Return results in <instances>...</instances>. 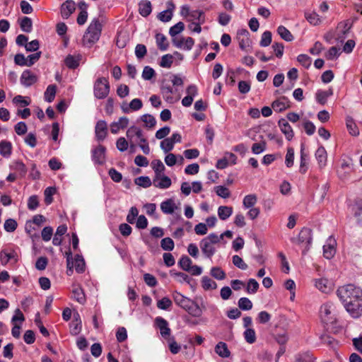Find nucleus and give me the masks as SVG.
<instances>
[{"label": "nucleus", "instance_id": "cd10ccee", "mask_svg": "<svg viewBox=\"0 0 362 362\" xmlns=\"http://www.w3.org/2000/svg\"><path fill=\"white\" fill-rule=\"evenodd\" d=\"M139 13L144 16L147 17L152 11L151 3L149 1H141L139 4Z\"/></svg>", "mask_w": 362, "mask_h": 362}, {"label": "nucleus", "instance_id": "f03ea898", "mask_svg": "<svg viewBox=\"0 0 362 362\" xmlns=\"http://www.w3.org/2000/svg\"><path fill=\"white\" fill-rule=\"evenodd\" d=\"M126 136L129 141V148L132 151L135 150L137 144L144 154H149L150 147L148 140L140 127L135 125L131 126L127 129Z\"/></svg>", "mask_w": 362, "mask_h": 362}, {"label": "nucleus", "instance_id": "c03bdc74", "mask_svg": "<svg viewBox=\"0 0 362 362\" xmlns=\"http://www.w3.org/2000/svg\"><path fill=\"white\" fill-rule=\"evenodd\" d=\"M20 27L26 33L31 32L33 27L32 20L28 17H23L20 21Z\"/></svg>", "mask_w": 362, "mask_h": 362}, {"label": "nucleus", "instance_id": "bf43d9fd", "mask_svg": "<svg viewBox=\"0 0 362 362\" xmlns=\"http://www.w3.org/2000/svg\"><path fill=\"white\" fill-rule=\"evenodd\" d=\"M17 222L13 218H8L6 220L4 226L5 230L8 233H12L15 231L16 229L17 228Z\"/></svg>", "mask_w": 362, "mask_h": 362}, {"label": "nucleus", "instance_id": "dca6fc26", "mask_svg": "<svg viewBox=\"0 0 362 362\" xmlns=\"http://www.w3.org/2000/svg\"><path fill=\"white\" fill-rule=\"evenodd\" d=\"M291 107L290 100L286 97H281L274 101L272 104V107L275 112H281Z\"/></svg>", "mask_w": 362, "mask_h": 362}, {"label": "nucleus", "instance_id": "6ab92c4d", "mask_svg": "<svg viewBox=\"0 0 362 362\" xmlns=\"http://www.w3.org/2000/svg\"><path fill=\"white\" fill-rule=\"evenodd\" d=\"M316 288L323 293H329L333 289V284L326 278L315 280Z\"/></svg>", "mask_w": 362, "mask_h": 362}, {"label": "nucleus", "instance_id": "2f4dec72", "mask_svg": "<svg viewBox=\"0 0 362 362\" xmlns=\"http://www.w3.org/2000/svg\"><path fill=\"white\" fill-rule=\"evenodd\" d=\"M71 267H75L78 273H82L85 270V262L82 256L76 255L74 260L71 262Z\"/></svg>", "mask_w": 362, "mask_h": 362}, {"label": "nucleus", "instance_id": "de8ad7c7", "mask_svg": "<svg viewBox=\"0 0 362 362\" xmlns=\"http://www.w3.org/2000/svg\"><path fill=\"white\" fill-rule=\"evenodd\" d=\"M210 273L214 278L218 280H223L226 276L225 272L219 267H212Z\"/></svg>", "mask_w": 362, "mask_h": 362}, {"label": "nucleus", "instance_id": "e2e57ef3", "mask_svg": "<svg viewBox=\"0 0 362 362\" xmlns=\"http://www.w3.org/2000/svg\"><path fill=\"white\" fill-rule=\"evenodd\" d=\"M296 362H314L315 358L313 355L308 352L300 354L296 356Z\"/></svg>", "mask_w": 362, "mask_h": 362}, {"label": "nucleus", "instance_id": "774afa93", "mask_svg": "<svg viewBox=\"0 0 362 362\" xmlns=\"http://www.w3.org/2000/svg\"><path fill=\"white\" fill-rule=\"evenodd\" d=\"M147 53L146 47L144 45L138 44L135 47V54L139 59H143Z\"/></svg>", "mask_w": 362, "mask_h": 362}, {"label": "nucleus", "instance_id": "393cba45", "mask_svg": "<svg viewBox=\"0 0 362 362\" xmlns=\"http://www.w3.org/2000/svg\"><path fill=\"white\" fill-rule=\"evenodd\" d=\"M11 168L15 171V173L18 175L19 178L24 177L27 174L28 169L22 161H14L13 165L11 166Z\"/></svg>", "mask_w": 362, "mask_h": 362}, {"label": "nucleus", "instance_id": "aec40b11", "mask_svg": "<svg viewBox=\"0 0 362 362\" xmlns=\"http://www.w3.org/2000/svg\"><path fill=\"white\" fill-rule=\"evenodd\" d=\"M76 4L72 0L66 1L61 8V13L63 18H68L75 11Z\"/></svg>", "mask_w": 362, "mask_h": 362}, {"label": "nucleus", "instance_id": "72a5a7b5", "mask_svg": "<svg viewBox=\"0 0 362 362\" xmlns=\"http://www.w3.org/2000/svg\"><path fill=\"white\" fill-rule=\"evenodd\" d=\"M233 214V207L228 206H221L218 209V216L221 220H226Z\"/></svg>", "mask_w": 362, "mask_h": 362}, {"label": "nucleus", "instance_id": "2eb2a0df", "mask_svg": "<svg viewBox=\"0 0 362 362\" xmlns=\"http://www.w3.org/2000/svg\"><path fill=\"white\" fill-rule=\"evenodd\" d=\"M173 42L176 47L183 49L185 50L192 49L194 45V40L191 37L173 40Z\"/></svg>", "mask_w": 362, "mask_h": 362}, {"label": "nucleus", "instance_id": "13d9d810", "mask_svg": "<svg viewBox=\"0 0 362 362\" xmlns=\"http://www.w3.org/2000/svg\"><path fill=\"white\" fill-rule=\"evenodd\" d=\"M215 192L218 196L224 199L228 198L230 196V190L224 186L219 185L216 187Z\"/></svg>", "mask_w": 362, "mask_h": 362}, {"label": "nucleus", "instance_id": "c756f323", "mask_svg": "<svg viewBox=\"0 0 362 362\" xmlns=\"http://www.w3.org/2000/svg\"><path fill=\"white\" fill-rule=\"evenodd\" d=\"M315 157L320 167H323L326 165L327 154L325 148L323 146H320L317 149L315 152Z\"/></svg>", "mask_w": 362, "mask_h": 362}, {"label": "nucleus", "instance_id": "39448f33", "mask_svg": "<svg viewBox=\"0 0 362 362\" xmlns=\"http://www.w3.org/2000/svg\"><path fill=\"white\" fill-rule=\"evenodd\" d=\"M220 242V238L216 233H211L200 242V247L203 254L208 258L211 257L216 252L215 245Z\"/></svg>", "mask_w": 362, "mask_h": 362}, {"label": "nucleus", "instance_id": "7c9ffc66", "mask_svg": "<svg viewBox=\"0 0 362 362\" xmlns=\"http://www.w3.org/2000/svg\"><path fill=\"white\" fill-rule=\"evenodd\" d=\"M332 94L333 90L332 88L327 90H320L316 93V100L320 104L325 105L327 103V98L332 95Z\"/></svg>", "mask_w": 362, "mask_h": 362}, {"label": "nucleus", "instance_id": "3c124183", "mask_svg": "<svg viewBox=\"0 0 362 362\" xmlns=\"http://www.w3.org/2000/svg\"><path fill=\"white\" fill-rule=\"evenodd\" d=\"M173 305L168 297H163L157 302V307L160 310H168Z\"/></svg>", "mask_w": 362, "mask_h": 362}, {"label": "nucleus", "instance_id": "a18cd8bd", "mask_svg": "<svg viewBox=\"0 0 362 362\" xmlns=\"http://www.w3.org/2000/svg\"><path fill=\"white\" fill-rule=\"evenodd\" d=\"M305 17L313 25H317L320 23L319 15L315 12H305Z\"/></svg>", "mask_w": 362, "mask_h": 362}, {"label": "nucleus", "instance_id": "49530a36", "mask_svg": "<svg viewBox=\"0 0 362 362\" xmlns=\"http://www.w3.org/2000/svg\"><path fill=\"white\" fill-rule=\"evenodd\" d=\"M173 63V55L167 54L161 57L160 66L163 68H170Z\"/></svg>", "mask_w": 362, "mask_h": 362}, {"label": "nucleus", "instance_id": "1a4fd4ad", "mask_svg": "<svg viewBox=\"0 0 362 362\" xmlns=\"http://www.w3.org/2000/svg\"><path fill=\"white\" fill-rule=\"evenodd\" d=\"M312 241V231L310 228H303L300 231L298 237L295 238L293 242L298 244L303 245L305 247H307Z\"/></svg>", "mask_w": 362, "mask_h": 362}, {"label": "nucleus", "instance_id": "ddd939ff", "mask_svg": "<svg viewBox=\"0 0 362 362\" xmlns=\"http://www.w3.org/2000/svg\"><path fill=\"white\" fill-rule=\"evenodd\" d=\"M167 9L160 12L157 18L162 22L166 23L170 21L173 18V13L175 8V6L172 0L167 2Z\"/></svg>", "mask_w": 362, "mask_h": 362}, {"label": "nucleus", "instance_id": "f8f14e48", "mask_svg": "<svg viewBox=\"0 0 362 362\" xmlns=\"http://www.w3.org/2000/svg\"><path fill=\"white\" fill-rule=\"evenodd\" d=\"M153 185L156 188L168 189L171 186L172 182L169 177L162 174L153 177Z\"/></svg>", "mask_w": 362, "mask_h": 362}, {"label": "nucleus", "instance_id": "e433bc0d", "mask_svg": "<svg viewBox=\"0 0 362 362\" xmlns=\"http://www.w3.org/2000/svg\"><path fill=\"white\" fill-rule=\"evenodd\" d=\"M151 165L152 169L154 171V173H155L154 176L164 174L165 168L160 160H158V159L153 160L151 162Z\"/></svg>", "mask_w": 362, "mask_h": 362}, {"label": "nucleus", "instance_id": "6e6d98bb", "mask_svg": "<svg viewBox=\"0 0 362 362\" xmlns=\"http://www.w3.org/2000/svg\"><path fill=\"white\" fill-rule=\"evenodd\" d=\"M174 145L175 144H173V141H172L169 139V137L164 139L160 142V148L165 153H168V152H170V151H172L174 148Z\"/></svg>", "mask_w": 362, "mask_h": 362}, {"label": "nucleus", "instance_id": "5701e85b", "mask_svg": "<svg viewBox=\"0 0 362 362\" xmlns=\"http://www.w3.org/2000/svg\"><path fill=\"white\" fill-rule=\"evenodd\" d=\"M156 323L160 329L161 336L165 339L169 337L171 331L168 327V322L165 319L158 317L156 319Z\"/></svg>", "mask_w": 362, "mask_h": 362}, {"label": "nucleus", "instance_id": "338daca9", "mask_svg": "<svg viewBox=\"0 0 362 362\" xmlns=\"http://www.w3.org/2000/svg\"><path fill=\"white\" fill-rule=\"evenodd\" d=\"M272 42V33L270 31H265L262 35L260 45L262 47H267Z\"/></svg>", "mask_w": 362, "mask_h": 362}, {"label": "nucleus", "instance_id": "f257e3e1", "mask_svg": "<svg viewBox=\"0 0 362 362\" xmlns=\"http://www.w3.org/2000/svg\"><path fill=\"white\" fill-rule=\"evenodd\" d=\"M337 293L346 311L353 317L356 318L362 315V288L349 284L339 287Z\"/></svg>", "mask_w": 362, "mask_h": 362}, {"label": "nucleus", "instance_id": "423d86ee", "mask_svg": "<svg viewBox=\"0 0 362 362\" xmlns=\"http://www.w3.org/2000/svg\"><path fill=\"white\" fill-rule=\"evenodd\" d=\"M110 91L109 81L105 77H99L96 79L93 86L94 96L98 99L106 98Z\"/></svg>", "mask_w": 362, "mask_h": 362}, {"label": "nucleus", "instance_id": "37998d69", "mask_svg": "<svg viewBox=\"0 0 362 362\" xmlns=\"http://www.w3.org/2000/svg\"><path fill=\"white\" fill-rule=\"evenodd\" d=\"M116 147L119 151L124 152L129 147V141L127 138L119 137L116 141Z\"/></svg>", "mask_w": 362, "mask_h": 362}, {"label": "nucleus", "instance_id": "9d476101", "mask_svg": "<svg viewBox=\"0 0 362 362\" xmlns=\"http://www.w3.org/2000/svg\"><path fill=\"white\" fill-rule=\"evenodd\" d=\"M108 134L107 124L105 120H99L95 127V138L98 141L105 139Z\"/></svg>", "mask_w": 362, "mask_h": 362}, {"label": "nucleus", "instance_id": "052dcab7", "mask_svg": "<svg viewBox=\"0 0 362 362\" xmlns=\"http://www.w3.org/2000/svg\"><path fill=\"white\" fill-rule=\"evenodd\" d=\"M178 264L183 270L187 272L190 269L192 262L187 256H183L180 258Z\"/></svg>", "mask_w": 362, "mask_h": 362}, {"label": "nucleus", "instance_id": "c85d7f7f", "mask_svg": "<svg viewBox=\"0 0 362 362\" xmlns=\"http://www.w3.org/2000/svg\"><path fill=\"white\" fill-rule=\"evenodd\" d=\"M216 353L222 358H228L230 355V352L228 349L227 344L225 342H218L215 347Z\"/></svg>", "mask_w": 362, "mask_h": 362}, {"label": "nucleus", "instance_id": "473e14b6", "mask_svg": "<svg viewBox=\"0 0 362 362\" xmlns=\"http://www.w3.org/2000/svg\"><path fill=\"white\" fill-rule=\"evenodd\" d=\"M12 144L10 141H2L0 142V154L5 157L8 158L11 155Z\"/></svg>", "mask_w": 362, "mask_h": 362}, {"label": "nucleus", "instance_id": "69168bd1", "mask_svg": "<svg viewBox=\"0 0 362 362\" xmlns=\"http://www.w3.org/2000/svg\"><path fill=\"white\" fill-rule=\"evenodd\" d=\"M184 29V23L182 22H178L170 28L169 33L172 37H174L180 33Z\"/></svg>", "mask_w": 362, "mask_h": 362}, {"label": "nucleus", "instance_id": "4d7b16f0", "mask_svg": "<svg viewBox=\"0 0 362 362\" xmlns=\"http://www.w3.org/2000/svg\"><path fill=\"white\" fill-rule=\"evenodd\" d=\"M257 198L255 194H249L244 197L243 205L245 208L253 206L257 202Z\"/></svg>", "mask_w": 362, "mask_h": 362}, {"label": "nucleus", "instance_id": "6e6552de", "mask_svg": "<svg viewBox=\"0 0 362 362\" xmlns=\"http://www.w3.org/2000/svg\"><path fill=\"white\" fill-rule=\"evenodd\" d=\"M320 317L322 320L325 323H332L335 321V315L334 308L329 303L323 304L320 308Z\"/></svg>", "mask_w": 362, "mask_h": 362}, {"label": "nucleus", "instance_id": "603ef678", "mask_svg": "<svg viewBox=\"0 0 362 362\" xmlns=\"http://www.w3.org/2000/svg\"><path fill=\"white\" fill-rule=\"evenodd\" d=\"M244 337L245 341L249 344H253L256 341V334L253 329L247 328L244 332Z\"/></svg>", "mask_w": 362, "mask_h": 362}, {"label": "nucleus", "instance_id": "09e8293b", "mask_svg": "<svg viewBox=\"0 0 362 362\" xmlns=\"http://www.w3.org/2000/svg\"><path fill=\"white\" fill-rule=\"evenodd\" d=\"M135 184L144 188L149 187L153 182L147 176H141L135 179Z\"/></svg>", "mask_w": 362, "mask_h": 362}, {"label": "nucleus", "instance_id": "58836bf2", "mask_svg": "<svg viewBox=\"0 0 362 362\" xmlns=\"http://www.w3.org/2000/svg\"><path fill=\"white\" fill-rule=\"evenodd\" d=\"M156 40L157 46L159 49H160L162 51H165L168 49V42L166 37L164 35H163L161 33H157L156 35Z\"/></svg>", "mask_w": 362, "mask_h": 362}, {"label": "nucleus", "instance_id": "f704fd0d", "mask_svg": "<svg viewBox=\"0 0 362 362\" xmlns=\"http://www.w3.org/2000/svg\"><path fill=\"white\" fill-rule=\"evenodd\" d=\"M346 124L349 133L351 136H357L359 135V129L352 118L347 117L346 120Z\"/></svg>", "mask_w": 362, "mask_h": 362}, {"label": "nucleus", "instance_id": "a211bd4d", "mask_svg": "<svg viewBox=\"0 0 362 362\" xmlns=\"http://www.w3.org/2000/svg\"><path fill=\"white\" fill-rule=\"evenodd\" d=\"M279 127L281 132L288 140H291L294 136L293 131L286 119L281 118L279 120Z\"/></svg>", "mask_w": 362, "mask_h": 362}, {"label": "nucleus", "instance_id": "412c9836", "mask_svg": "<svg viewBox=\"0 0 362 362\" xmlns=\"http://www.w3.org/2000/svg\"><path fill=\"white\" fill-rule=\"evenodd\" d=\"M81 59L82 56L80 54H69L64 59V64L69 69H75L79 66Z\"/></svg>", "mask_w": 362, "mask_h": 362}, {"label": "nucleus", "instance_id": "20e7f679", "mask_svg": "<svg viewBox=\"0 0 362 362\" xmlns=\"http://www.w3.org/2000/svg\"><path fill=\"white\" fill-rule=\"evenodd\" d=\"M173 298L175 303L189 314L194 317H199L202 314V311L198 304L189 298L185 297L180 293L175 291L173 293Z\"/></svg>", "mask_w": 362, "mask_h": 362}, {"label": "nucleus", "instance_id": "0e129e2a", "mask_svg": "<svg viewBox=\"0 0 362 362\" xmlns=\"http://www.w3.org/2000/svg\"><path fill=\"white\" fill-rule=\"evenodd\" d=\"M160 246L164 250L171 251L174 248V242L170 238H165L161 240Z\"/></svg>", "mask_w": 362, "mask_h": 362}, {"label": "nucleus", "instance_id": "4468645a", "mask_svg": "<svg viewBox=\"0 0 362 362\" xmlns=\"http://www.w3.org/2000/svg\"><path fill=\"white\" fill-rule=\"evenodd\" d=\"M129 123V120L127 117H121L116 122H113L110 124V132L112 134H116L120 130L126 129Z\"/></svg>", "mask_w": 362, "mask_h": 362}, {"label": "nucleus", "instance_id": "b1692460", "mask_svg": "<svg viewBox=\"0 0 362 362\" xmlns=\"http://www.w3.org/2000/svg\"><path fill=\"white\" fill-rule=\"evenodd\" d=\"M177 209V207L172 199H168L160 204V209L165 214H172Z\"/></svg>", "mask_w": 362, "mask_h": 362}, {"label": "nucleus", "instance_id": "f3484780", "mask_svg": "<svg viewBox=\"0 0 362 362\" xmlns=\"http://www.w3.org/2000/svg\"><path fill=\"white\" fill-rule=\"evenodd\" d=\"M237 39L240 49L245 50L250 46L251 41L249 37V33L247 30H242L239 31L238 33Z\"/></svg>", "mask_w": 362, "mask_h": 362}, {"label": "nucleus", "instance_id": "c9c22d12", "mask_svg": "<svg viewBox=\"0 0 362 362\" xmlns=\"http://www.w3.org/2000/svg\"><path fill=\"white\" fill-rule=\"evenodd\" d=\"M277 33L285 41L291 42L294 38L291 33L284 25L278 27Z\"/></svg>", "mask_w": 362, "mask_h": 362}, {"label": "nucleus", "instance_id": "79ce46f5", "mask_svg": "<svg viewBox=\"0 0 362 362\" xmlns=\"http://www.w3.org/2000/svg\"><path fill=\"white\" fill-rule=\"evenodd\" d=\"M16 256L14 251L7 252L6 250H2L0 253V260L3 265H6L10 259L16 258Z\"/></svg>", "mask_w": 362, "mask_h": 362}, {"label": "nucleus", "instance_id": "8fccbe9b", "mask_svg": "<svg viewBox=\"0 0 362 362\" xmlns=\"http://www.w3.org/2000/svg\"><path fill=\"white\" fill-rule=\"evenodd\" d=\"M56 192H57V190H56L55 187H47L45 189V190L44 192V194H45V202L47 205H49L52 202V201H53L52 196L56 193Z\"/></svg>", "mask_w": 362, "mask_h": 362}, {"label": "nucleus", "instance_id": "bb28decb", "mask_svg": "<svg viewBox=\"0 0 362 362\" xmlns=\"http://www.w3.org/2000/svg\"><path fill=\"white\" fill-rule=\"evenodd\" d=\"M72 298H74L80 304H84L86 301V296L83 288L77 286L72 291Z\"/></svg>", "mask_w": 362, "mask_h": 362}, {"label": "nucleus", "instance_id": "7ed1b4c3", "mask_svg": "<svg viewBox=\"0 0 362 362\" xmlns=\"http://www.w3.org/2000/svg\"><path fill=\"white\" fill-rule=\"evenodd\" d=\"M101 31L102 24L99 19H93L83 35L82 39L83 45L87 47H91L98 41L101 35Z\"/></svg>", "mask_w": 362, "mask_h": 362}, {"label": "nucleus", "instance_id": "a878e982", "mask_svg": "<svg viewBox=\"0 0 362 362\" xmlns=\"http://www.w3.org/2000/svg\"><path fill=\"white\" fill-rule=\"evenodd\" d=\"M143 106V103L141 99L135 98L133 99L129 104L128 107H122L124 112L128 113L130 111H137L140 110Z\"/></svg>", "mask_w": 362, "mask_h": 362}, {"label": "nucleus", "instance_id": "0eeeda50", "mask_svg": "<svg viewBox=\"0 0 362 362\" xmlns=\"http://www.w3.org/2000/svg\"><path fill=\"white\" fill-rule=\"evenodd\" d=\"M180 15L187 21L192 22L194 20H197L204 23L205 21L204 13L202 11L194 10L191 11L188 5H183L180 8Z\"/></svg>", "mask_w": 362, "mask_h": 362}, {"label": "nucleus", "instance_id": "680f3d73", "mask_svg": "<svg viewBox=\"0 0 362 362\" xmlns=\"http://www.w3.org/2000/svg\"><path fill=\"white\" fill-rule=\"evenodd\" d=\"M259 288L258 282L254 279H250L248 280L246 291L248 293H255Z\"/></svg>", "mask_w": 362, "mask_h": 362}, {"label": "nucleus", "instance_id": "a19ab883", "mask_svg": "<svg viewBox=\"0 0 362 362\" xmlns=\"http://www.w3.org/2000/svg\"><path fill=\"white\" fill-rule=\"evenodd\" d=\"M141 120L144 122V127L148 129H152L156 126V120L151 115L146 114L141 117Z\"/></svg>", "mask_w": 362, "mask_h": 362}, {"label": "nucleus", "instance_id": "9b49d317", "mask_svg": "<svg viewBox=\"0 0 362 362\" xmlns=\"http://www.w3.org/2000/svg\"><path fill=\"white\" fill-rule=\"evenodd\" d=\"M37 80V76L30 70L24 71L20 78L21 84L26 87L35 84Z\"/></svg>", "mask_w": 362, "mask_h": 362}, {"label": "nucleus", "instance_id": "4be33fe9", "mask_svg": "<svg viewBox=\"0 0 362 362\" xmlns=\"http://www.w3.org/2000/svg\"><path fill=\"white\" fill-rule=\"evenodd\" d=\"M106 148L104 146L99 145L93 151V159L98 164H103L105 161Z\"/></svg>", "mask_w": 362, "mask_h": 362}, {"label": "nucleus", "instance_id": "ea45409f", "mask_svg": "<svg viewBox=\"0 0 362 362\" xmlns=\"http://www.w3.org/2000/svg\"><path fill=\"white\" fill-rule=\"evenodd\" d=\"M57 93V86L56 85H49L47 86L45 94V100L48 103H51L54 100L55 98V95Z\"/></svg>", "mask_w": 362, "mask_h": 362}, {"label": "nucleus", "instance_id": "864d4df0", "mask_svg": "<svg viewBox=\"0 0 362 362\" xmlns=\"http://www.w3.org/2000/svg\"><path fill=\"white\" fill-rule=\"evenodd\" d=\"M238 307L243 310H249L252 308V303L247 298H240L238 300Z\"/></svg>", "mask_w": 362, "mask_h": 362}, {"label": "nucleus", "instance_id": "4c0bfd02", "mask_svg": "<svg viewBox=\"0 0 362 362\" xmlns=\"http://www.w3.org/2000/svg\"><path fill=\"white\" fill-rule=\"evenodd\" d=\"M202 286L205 291L214 290L217 288L216 283L208 277L207 276H204L202 278Z\"/></svg>", "mask_w": 362, "mask_h": 362}, {"label": "nucleus", "instance_id": "5fc2aeb1", "mask_svg": "<svg viewBox=\"0 0 362 362\" xmlns=\"http://www.w3.org/2000/svg\"><path fill=\"white\" fill-rule=\"evenodd\" d=\"M340 49L336 47H332L328 52L325 54V57L327 60H333L337 59L340 55Z\"/></svg>", "mask_w": 362, "mask_h": 362}]
</instances>
